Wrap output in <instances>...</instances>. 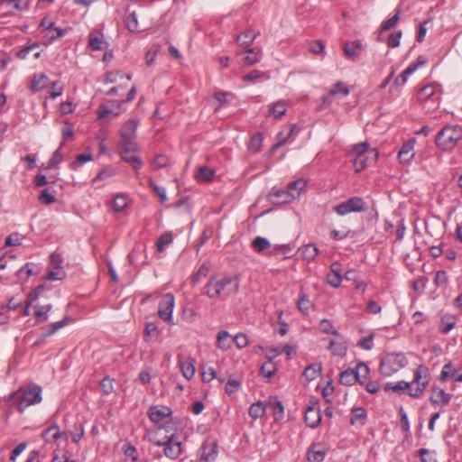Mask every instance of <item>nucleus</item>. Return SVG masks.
I'll return each instance as SVG.
<instances>
[{"label":"nucleus","mask_w":462,"mask_h":462,"mask_svg":"<svg viewBox=\"0 0 462 462\" xmlns=\"http://www.w3.org/2000/svg\"><path fill=\"white\" fill-rule=\"evenodd\" d=\"M205 293L210 299H226L237 293L239 280L237 276H225L220 279L211 278L205 286Z\"/></svg>","instance_id":"obj_1"},{"label":"nucleus","mask_w":462,"mask_h":462,"mask_svg":"<svg viewBox=\"0 0 462 462\" xmlns=\"http://www.w3.org/2000/svg\"><path fill=\"white\" fill-rule=\"evenodd\" d=\"M408 364V360L402 353H387L380 362V373L383 376H391L394 373L403 368Z\"/></svg>","instance_id":"obj_2"},{"label":"nucleus","mask_w":462,"mask_h":462,"mask_svg":"<svg viewBox=\"0 0 462 462\" xmlns=\"http://www.w3.org/2000/svg\"><path fill=\"white\" fill-rule=\"evenodd\" d=\"M17 399V409L20 412H23L30 405H33L42 402V388L34 383L29 384L24 389L18 391Z\"/></svg>","instance_id":"obj_3"},{"label":"nucleus","mask_w":462,"mask_h":462,"mask_svg":"<svg viewBox=\"0 0 462 462\" xmlns=\"http://www.w3.org/2000/svg\"><path fill=\"white\" fill-rule=\"evenodd\" d=\"M368 209V204L362 197L355 196L333 207V211L340 216L350 213H363Z\"/></svg>","instance_id":"obj_4"},{"label":"nucleus","mask_w":462,"mask_h":462,"mask_svg":"<svg viewBox=\"0 0 462 462\" xmlns=\"http://www.w3.org/2000/svg\"><path fill=\"white\" fill-rule=\"evenodd\" d=\"M430 383L429 370L426 366L420 365L414 371L413 380L410 383H412L409 395L414 398H418L424 393L427 385Z\"/></svg>","instance_id":"obj_5"},{"label":"nucleus","mask_w":462,"mask_h":462,"mask_svg":"<svg viewBox=\"0 0 462 462\" xmlns=\"http://www.w3.org/2000/svg\"><path fill=\"white\" fill-rule=\"evenodd\" d=\"M158 447H164V455L171 458L176 459L181 453V442L175 435L166 437L164 440L150 439Z\"/></svg>","instance_id":"obj_6"},{"label":"nucleus","mask_w":462,"mask_h":462,"mask_svg":"<svg viewBox=\"0 0 462 462\" xmlns=\"http://www.w3.org/2000/svg\"><path fill=\"white\" fill-rule=\"evenodd\" d=\"M174 306L175 299L171 293L164 294L159 302L158 315L163 321L170 325L175 324L172 319Z\"/></svg>","instance_id":"obj_7"},{"label":"nucleus","mask_w":462,"mask_h":462,"mask_svg":"<svg viewBox=\"0 0 462 462\" xmlns=\"http://www.w3.org/2000/svg\"><path fill=\"white\" fill-rule=\"evenodd\" d=\"M462 139V128L457 125L445 126L436 136L435 144L457 143Z\"/></svg>","instance_id":"obj_8"},{"label":"nucleus","mask_w":462,"mask_h":462,"mask_svg":"<svg viewBox=\"0 0 462 462\" xmlns=\"http://www.w3.org/2000/svg\"><path fill=\"white\" fill-rule=\"evenodd\" d=\"M304 420L306 425L312 429L319 425L321 421V411L317 399L312 398L310 400L304 412Z\"/></svg>","instance_id":"obj_9"},{"label":"nucleus","mask_w":462,"mask_h":462,"mask_svg":"<svg viewBox=\"0 0 462 462\" xmlns=\"http://www.w3.org/2000/svg\"><path fill=\"white\" fill-rule=\"evenodd\" d=\"M138 126V121L132 119L125 122L121 130H120V135H121V144H132L134 142L136 141V130Z\"/></svg>","instance_id":"obj_10"},{"label":"nucleus","mask_w":462,"mask_h":462,"mask_svg":"<svg viewBox=\"0 0 462 462\" xmlns=\"http://www.w3.org/2000/svg\"><path fill=\"white\" fill-rule=\"evenodd\" d=\"M200 459L204 462L215 461L218 454V446L213 439H206L200 449Z\"/></svg>","instance_id":"obj_11"},{"label":"nucleus","mask_w":462,"mask_h":462,"mask_svg":"<svg viewBox=\"0 0 462 462\" xmlns=\"http://www.w3.org/2000/svg\"><path fill=\"white\" fill-rule=\"evenodd\" d=\"M120 155L122 160L131 164L134 170L141 168L143 162L138 155L136 146H123Z\"/></svg>","instance_id":"obj_12"},{"label":"nucleus","mask_w":462,"mask_h":462,"mask_svg":"<svg viewBox=\"0 0 462 462\" xmlns=\"http://www.w3.org/2000/svg\"><path fill=\"white\" fill-rule=\"evenodd\" d=\"M172 411L164 405H155L148 410V416L152 422L159 423L171 416Z\"/></svg>","instance_id":"obj_13"},{"label":"nucleus","mask_w":462,"mask_h":462,"mask_svg":"<svg viewBox=\"0 0 462 462\" xmlns=\"http://www.w3.org/2000/svg\"><path fill=\"white\" fill-rule=\"evenodd\" d=\"M125 103L124 100H112L110 101V106L106 105H100L97 109L98 118L104 119L109 115L117 116L121 113V106Z\"/></svg>","instance_id":"obj_14"},{"label":"nucleus","mask_w":462,"mask_h":462,"mask_svg":"<svg viewBox=\"0 0 462 462\" xmlns=\"http://www.w3.org/2000/svg\"><path fill=\"white\" fill-rule=\"evenodd\" d=\"M296 198V195L291 190L287 189H273L269 194V199L273 204H285L289 203Z\"/></svg>","instance_id":"obj_15"},{"label":"nucleus","mask_w":462,"mask_h":462,"mask_svg":"<svg viewBox=\"0 0 462 462\" xmlns=\"http://www.w3.org/2000/svg\"><path fill=\"white\" fill-rule=\"evenodd\" d=\"M439 379L442 382H446L448 379H453L455 382H462V367L454 369L452 364L449 362L444 365L440 373Z\"/></svg>","instance_id":"obj_16"},{"label":"nucleus","mask_w":462,"mask_h":462,"mask_svg":"<svg viewBox=\"0 0 462 462\" xmlns=\"http://www.w3.org/2000/svg\"><path fill=\"white\" fill-rule=\"evenodd\" d=\"M371 146H354L356 158L355 160V167L357 171H360L365 167V153L370 151L374 153V157L378 155L376 149H370Z\"/></svg>","instance_id":"obj_17"},{"label":"nucleus","mask_w":462,"mask_h":462,"mask_svg":"<svg viewBox=\"0 0 462 462\" xmlns=\"http://www.w3.org/2000/svg\"><path fill=\"white\" fill-rule=\"evenodd\" d=\"M337 338L331 339L329 341L328 349L335 356H344L347 351V344L344 337L339 334V336H336Z\"/></svg>","instance_id":"obj_18"},{"label":"nucleus","mask_w":462,"mask_h":462,"mask_svg":"<svg viewBox=\"0 0 462 462\" xmlns=\"http://www.w3.org/2000/svg\"><path fill=\"white\" fill-rule=\"evenodd\" d=\"M452 395L446 393L442 388L434 386L432 387V393L430 397V402L433 405H439V403L447 405L449 403Z\"/></svg>","instance_id":"obj_19"},{"label":"nucleus","mask_w":462,"mask_h":462,"mask_svg":"<svg viewBox=\"0 0 462 462\" xmlns=\"http://www.w3.org/2000/svg\"><path fill=\"white\" fill-rule=\"evenodd\" d=\"M267 408L273 411L275 421H281L284 418V406L277 397H270L266 402Z\"/></svg>","instance_id":"obj_20"},{"label":"nucleus","mask_w":462,"mask_h":462,"mask_svg":"<svg viewBox=\"0 0 462 462\" xmlns=\"http://www.w3.org/2000/svg\"><path fill=\"white\" fill-rule=\"evenodd\" d=\"M88 46L93 51H103L108 47V43L104 40L99 32H92L89 35Z\"/></svg>","instance_id":"obj_21"},{"label":"nucleus","mask_w":462,"mask_h":462,"mask_svg":"<svg viewBox=\"0 0 462 462\" xmlns=\"http://www.w3.org/2000/svg\"><path fill=\"white\" fill-rule=\"evenodd\" d=\"M363 50V45L360 41H355L352 42H346L343 46V51L348 58L355 59L357 57Z\"/></svg>","instance_id":"obj_22"},{"label":"nucleus","mask_w":462,"mask_h":462,"mask_svg":"<svg viewBox=\"0 0 462 462\" xmlns=\"http://www.w3.org/2000/svg\"><path fill=\"white\" fill-rule=\"evenodd\" d=\"M340 272V264L338 263L331 264V273L328 275V282L334 288H337L341 284L342 276Z\"/></svg>","instance_id":"obj_23"},{"label":"nucleus","mask_w":462,"mask_h":462,"mask_svg":"<svg viewBox=\"0 0 462 462\" xmlns=\"http://www.w3.org/2000/svg\"><path fill=\"white\" fill-rule=\"evenodd\" d=\"M266 409V402L263 403L262 402H257L251 404L248 410V413L252 419L257 420L263 418L265 415Z\"/></svg>","instance_id":"obj_24"},{"label":"nucleus","mask_w":462,"mask_h":462,"mask_svg":"<svg viewBox=\"0 0 462 462\" xmlns=\"http://www.w3.org/2000/svg\"><path fill=\"white\" fill-rule=\"evenodd\" d=\"M262 57L261 48H250L246 51V56L244 58V63L246 66H252L257 63Z\"/></svg>","instance_id":"obj_25"},{"label":"nucleus","mask_w":462,"mask_h":462,"mask_svg":"<svg viewBox=\"0 0 462 462\" xmlns=\"http://www.w3.org/2000/svg\"><path fill=\"white\" fill-rule=\"evenodd\" d=\"M367 417L366 411L362 407L354 408L351 411L350 423L352 425H364Z\"/></svg>","instance_id":"obj_26"},{"label":"nucleus","mask_w":462,"mask_h":462,"mask_svg":"<svg viewBox=\"0 0 462 462\" xmlns=\"http://www.w3.org/2000/svg\"><path fill=\"white\" fill-rule=\"evenodd\" d=\"M182 375L189 380L195 374L194 361L192 358H189L186 361L180 362L179 364Z\"/></svg>","instance_id":"obj_27"},{"label":"nucleus","mask_w":462,"mask_h":462,"mask_svg":"<svg viewBox=\"0 0 462 462\" xmlns=\"http://www.w3.org/2000/svg\"><path fill=\"white\" fill-rule=\"evenodd\" d=\"M322 366L319 363H315L308 365L302 373V375L308 380L312 381L318 377L321 373Z\"/></svg>","instance_id":"obj_28"},{"label":"nucleus","mask_w":462,"mask_h":462,"mask_svg":"<svg viewBox=\"0 0 462 462\" xmlns=\"http://www.w3.org/2000/svg\"><path fill=\"white\" fill-rule=\"evenodd\" d=\"M257 34L254 33L252 31H246L242 32L236 37V42L245 48L250 47L254 40L256 39Z\"/></svg>","instance_id":"obj_29"},{"label":"nucleus","mask_w":462,"mask_h":462,"mask_svg":"<svg viewBox=\"0 0 462 462\" xmlns=\"http://www.w3.org/2000/svg\"><path fill=\"white\" fill-rule=\"evenodd\" d=\"M339 382L344 385H353L356 382H358L355 370L349 368L341 372Z\"/></svg>","instance_id":"obj_30"},{"label":"nucleus","mask_w":462,"mask_h":462,"mask_svg":"<svg viewBox=\"0 0 462 462\" xmlns=\"http://www.w3.org/2000/svg\"><path fill=\"white\" fill-rule=\"evenodd\" d=\"M51 304L34 306L36 322L42 323L47 321L48 312L51 310Z\"/></svg>","instance_id":"obj_31"},{"label":"nucleus","mask_w":462,"mask_h":462,"mask_svg":"<svg viewBox=\"0 0 462 462\" xmlns=\"http://www.w3.org/2000/svg\"><path fill=\"white\" fill-rule=\"evenodd\" d=\"M48 84V77L42 73L40 75H35L31 82V90L36 92L40 89L44 88Z\"/></svg>","instance_id":"obj_32"},{"label":"nucleus","mask_w":462,"mask_h":462,"mask_svg":"<svg viewBox=\"0 0 462 462\" xmlns=\"http://www.w3.org/2000/svg\"><path fill=\"white\" fill-rule=\"evenodd\" d=\"M232 340L230 339V335L226 330H221L217 335V347L226 350L231 347Z\"/></svg>","instance_id":"obj_33"},{"label":"nucleus","mask_w":462,"mask_h":462,"mask_svg":"<svg viewBox=\"0 0 462 462\" xmlns=\"http://www.w3.org/2000/svg\"><path fill=\"white\" fill-rule=\"evenodd\" d=\"M215 171L207 167V166H200L198 169V173L196 175V178L203 182H209L214 179Z\"/></svg>","instance_id":"obj_34"},{"label":"nucleus","mask_w":462,"mask_h":462,"mask_svg":"<svg viewBox=\"0 0 462 462\" xmlns=\"http://www.w3.org/2000/svg\"><path fill=\"white\" fill-rule=\"evenodd\" d=\"M69 436L72 439V441L78 444L80 441V439L84 437V426L80 422L74 423L72 429L69 430Z\"/></svg>","instance_id":"obj_35"},{"label":"nucleus","mask_w":462,"mask_h":462,"mask_svg":"<svg viewBox=\"0 0 462 462\" xmlns=\"http://www.w3.org/2000/svg\"><path fill=\"white\" fill-rule=\"evenodd\" d=\"M72 320V318L66 316L61 320L52 323L50 328L44 333V337H51L54 335L59 329L62 328Z\"/></svg>","instance_id":"obj_36"},{"label":"nucleus","mask_w":462,"mask_h":462,"mask_svg":"<svg viewBox=\"0 0 462 462\" xmlns=\"http://www.w3.org/2000/svg\"><path fill=\"white\" fill-rule=\"evenodd\" d=\"M418 69L417 64H410L394 80L397 86H402L406 83L408 77Z\"/></svg>","instance_id":"obj_37"},{"label":"nucleus","mask_w":462,"mask_h":462,"mask_svg":"<svg viewBox=\"0 0 462 462\" xmlns=\"http://www.w3.org/2000/svg\"><path fill=\"white\" fill-rule=\"evenodd\" d=\"M411 385H412V383H409L404 381H399L397 383H387L384 385V390L385 391L393 390L395 393H399V392H402L404 390H409V393H410Z\"/></svg>","instance_id":"obj_38"},{"label":"nucleus","mask_w":462,"mask_h":462,"mask_svg":"<svg viewBox=\"0 0 462 462\" xmlns=\"http://www.w3.org/2000/svg\"><path fill=\"white\" fill-rule=\"evenodd\" d=\"M252 246L255 252L263 253L271 247V244L266 238L256 236L252 242Z\"/></svg>","instance_id":"obj_39"},{"label":"nucleus","mask_w":462,"mask_h":462,"mask_svg":"<svg viewBox=\"0 0 462 462\" xmlns=\"http://www.w3.org/2000/svg\"><path fill=\"white\" fill-rule=\"evenodd\" d=\"M319 253L318 247L313 244H309L301 248V255L305 260H314Z\"/></svg>","instance_id":"obj_40"},{"label":"nucleus","mask_w":462,"mask_h":462,"mask_svg":"<svg viewBox=\"0 0 462 462\" xmlns=\"http://www.w3.org/2000/svg\"><path fill=\"white\" fill-rule=\"evenodd\" d=\"M436 91V87L432 84L424 86L418 92V99L420 101H426L431 98Z\"/></svg>","instance_id":"obj_41"},{"label":"nucleus","mask_w":462,"mask_h":462,"mask_svg":"<svg viewBox=\"0 0 462 462\" xmlns=\"http://www.w3.org/2000/svg\"><path fill=\"white\" fill-rule=\"evenodd\" d=\"M286 113V104L283 101H278L273 103L270 108V116L275 118L282 117Z\"/></svg>","instance_id":"obj_42"},{"label":"nucleus","mask_w":462,"mask_h":462,"mask_svg":"<svg viewBox=\"0 0 462 462\" xmlns=\"http://www.w3.org/2000/svg\"><path fill=\"white\" fill-rule=\"evenodd\" d=\"M300 128L297 125H291L289 128V132L284 134L282 132L279 134V141L275 143L278 145L283 144L284 143H291L294 139L291 137L293 134L299 132Z\"/></svg>","instance_id":"obj_43"},{"label":"nucleus","mask_w":462,"mask_h":462,"mask_svg":"<svg viewBox=\"0 0 462 462\" xmlns=\"http://www.w3.org/2000/svg\"><path fill=\"white\" fill-rule=\"evenodd\" d=\"M354 370L356 372L358 383L363 384L370 372L368 365L365 363H359Z\"/></svg>","instance_id":"obj_44"},{"label":"nucleus","mask_w":462,"mask_h":462,"mask_svg":"<svg viewBox=\"0 0 462 462\" xmlns=\"http://www.w3.org/2000/svg\"><path fill=\"white\" fill-rule=\"evenodd\" d=\"M456 325L455 318L452 316H444L439 323V330L442 333H448Z\"/></svg>","instance_id":"obj_45"},{"label":"nucleus","mask_w":462,"mask_h":462,"mask_svg":"<svg viewBox=\"0 0 462 462\" xmlns=\"http://www.w3.org/2000/svg\"><path fill=\"white\" fill-rule=\"evenodd\" d=\"M172 236L171 233L166 232L162 234L156 241V249L159 253H162L165 246L169 245L172 242Z\"/></svg>","instance_id":"obj_46"},{"label":"nucleus","mask_w":462,"mask_h":462,"mask_svg":"<svg viewBox=\"0 0 462 462\" xmlns=\"http://www.w3.org/2000/svg\"><path fill=\"white\" fill-rule=\"evenodd\" d=\"M413 156V146H402V149L398 152V158L401 162H408Z\"/></svg>","instance_id":"obj_47"},{"label":"nucleus","mask_w":462,"mask_h":462,"mask_svg":"<svg viewBox=\"0 0 462 462\" xmlns=\"http://www.w3.org/2000/svg\"><path fill=\"white\" fill-rule=\"evenodd\" d=\"M127 197L123 194H118L113 200V209L116 212H121L127 207Z\"/></svg>","instance_id":"obj_48"},{"label":"nucleus","mask_w":462,"mask_h":462,"mask_svg":"<svg viewBox=\"0 0 462 462\" xmlns=\"http://www.w3.org/2000/svg\"><path fill=\"white\" fill-rule=\"evenodd\" d=\"M92 160H93L92 154L89 152H84V153L79 154L76 157L75 161L73 162H71L70 168L73 171H77L79 166L83 165L84 163L90 162Z\"/></svg>","instance_id":"obj_49"},{"label":"nucleus","mask_w":462,"mask_h":462,"mask_svg":"<svg viewBox=\"0 0 462 462\" xmlns=\"http://www.w3.org/2000/svg\"><path fill=\"white\" fill-rule=\"evenodd\" d=\"M275 372L276 367L274 363L269 360L268 362L264 363L260 368L261 374L267 379H271L275 374Z\"/></svg>","instance_id":"obj_50"},{"label":"nucleus","mask_w":462,"mask_h":462,"mask_svg":"<svg viewBox=\"0 0 462 462\" xmlns=\"http://www.w3.org/2000/svg\"><path fill=\"white\" fill-rule=\"evenodd\" d=\"M306 185V180H304L303 179H299L291 182L288 185V189L293 192L296 195V197H298L300 193L305 189Z\"/></svg>","instance_id":"obj_51"},{"label":"nucleus","mask_w":462,"mask_h":462,"mask_svg":"<svg viewBox=\"0 0 462 462\" xmlns=\"http://www.w3.org/2000/svg\"><path fill=\"white\" fill-rule=\"evenodd\" d=\"M65 275V273L60 265L54 266L53 269L50 270L46 275L47 280H61Z\"/></svg>","instance_id":"obj_52"},{"label":"nucleus","mask_w":462,"mask_h":462,"mask_svg":"<svg viewBox=\"0 0 462 462\" xmlns=\"http://www.w3.org/2000/svg\"><path fill=\"white\" fill-rule=\"evenodd\" d=\"M48 36L51 41H54L58 38L62 37L65 34L66 30L58 27H53V23H50L48 26Z\"/></svg>","instance_id":"obj_53"},{"label":"nucleus","mask_w":462,"mask_h":462,"mask_svg":"<svg viewBox=\"0 0 462 462\" xmlns=\"http://www.w3.org/2000/svg\"><path fill=\"white\" fill-rule=\"evenodd\" d=\"M325 457V450L323 449H318L315 450L310 449L308 452V460L310 462H321Z\"/></svg>","instance_id":"obj_54"},{"label":"nucleus","mask_w":462,"mask_h":462,"mask_svg":"<svg viewBox=\"0 0 462 462\" xmlns=\"http://www.w3.org/2000/svg\"><path fill=\"white\" fill-rule=\"evenodd\" d=\"M320 330L325 334H331L334 336H339V333L337 329L333 328L332 323L328 319H322L320 322Z\"/></svg>","instance_id":"obj_55"},{"label":"nucleus","mask_w":462,"mask_h":462,"mask_svg":"<svg viewBox=\"0 0 462 462\" xmlns=\"http://www.w3.org/2000/svg\"><path fill=\"white\" fill-rule=\"evenodd\" d=\"M99 387L104 394L111 393L114 391L113 379L108 376L104 377L99 383Z\"/></svg>","instance_id":"obj_56"},{"label":"nucleus","mask_w":462,"mask_h":462,"mask_svg":"<svg viewBox=\"0 0 462 462\" xmlns=\"http://www.w3.org/2000/svg\"><path fill=\"white\" fill-rule=\"evenodd\" d=\"M399 415H400V424H401V428H402V431L407 434L410 433V423H409L408 416L402 407H401L399 410Z\"/></svg>","instance_id":"obj_57"},{"label":"nucleus","mask_w":462,"mask_h":462,"mask_svg":"<svg viewBox=\"0 0 462 462\" xmlns=\"http://www.w3.org/2000/svg\"><path fill=\"white\" fill-rule=\"evenodd\" d=\"M126 27L130 32H136L138 29L137 14L135 12L129 14L126 19Z\"/></svg>","instance_id":"obj_58"},{"label":"nucleus","mask_w":462,"mask_h":462,"mask_svg":"<svg viewBox=\"0 0 462 462\" xmlns=\"http://www.w3.org/2000/svg\"><path fill=\"white\" fill-rule=\"evenodd\" d=\"M39 200L42 204L51 205L56 201V198L48 189H43L39 196Z\"/></svg>","instance_id":"obj_59"},{"label":"nucleus","mask_w":462,"mask_h":462,"mask_svg":"<svg viewBox=\"0 0 462 462\" xmlns=\"http://www.w3.org/2000/svg\"><path fill=\"white\" fill-rule=\"evenodd\" d=\"M401 37H402V32L401 31L392 32L389 35L388 40H387L388 47H390V48L398 47L400 45Z\"/></svg>","instance_id":"obj_60"},{"label":"nucleus","mask_w":462,"mask_h":462,"mask_svg":"<svg viewBox=\"0 0 462 462\" xmlns=\"http://www.w3.org/2000/svg\"><path fill=\"white\" fill-rule=\"evenodd\" d=\"M337 94H340L343 97H346L349 94V88L346 85H344L342 82H337L331 88V95H337Z\"/></svg>","instance_id":"obj_61"},{"label":"nucleus","mask_w":462,"mask_h":462,"mask_svg":"<svg viewBox=\"0 0 462 462\" xmlns=\"http://www.w3.org/2000/svg\"><path fill=\"white\" fill-rule=\"evenodd\" d=\"M150 187L152 190L159 196L162 203H164L167 200L166 190L163 187L158 186L153 181H150Z\"/></svg>","instance_id":"obj_62"},{"label":"nucleus","mask_w":462,"mask_h":462,"mask_svg":"<svg viewBox=\"0 0 462 462\" xmlns=\"http://www.w3.org/2000/svg\"><path fill=\"white\" fill-rule=\"evenodd\" d=\"M310 307H311V303H310L308 296L303 294L298 301L299 310L303 313H307L310 310Z\"/></svg>","instance_id":"obj_63"},{"label":"nucleus","mask_w":462,"mask_h":462,"mask_svg":"<svg viewBox=\"0 0 462 462\" xmlns=\"http://www.w3.org/2000/svg\"><path fill=\"white\" fill-rule=\"evenodd\" d=\"M420 462H437L435 457L430 454L427 448H420L419 450Z\"/></svg>","instance_id":"obj_64"}]
</instances>
